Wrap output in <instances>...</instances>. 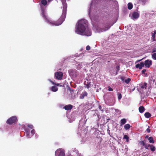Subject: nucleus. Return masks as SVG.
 Returning <instances> with one entry per match:
<instances>
[{"mask_svg":"<svg viewBox=\"0 0 156 156\" xmlns=\"http://www.w3.org/2000/svg\"><path fill=\"white\" fill-rule=\"evenodd\" d=\"M110 27H108V28H107V29H102V31H101L102 32V31H106L108 29H109L110 28Z\"/></svg>","mask_w":156,"mask_h":156,"instance_id":"nucleus-35","label":"nucleus"},{"mask_svg":"<svg viewBox=\"0 0 156 156\" xmlns=\"http://www.w3.org/2000/svg\"><path fill=\"white\" fill-rule=\"evenodd\" d=\"M66 7L65 6L63 7L62 13V16L58 21L59 22L58 23H57L55 22V26H58L61 25L65 20L66 17Z\"/></svg>","mask_w":156,"mask_h":156,"instance_id":"nucleus-2","label":"nucleus"},{"mask_svg":"<svg viewBox=\"0 0 156 156\" xmlns=\"http://www.w3.org/2000/svg\"><path fill=\"white\" fill-rule=\"evenodd\" d=\"M17 121V117L15 116L11 117L9 119L6 121V123L9 125L15 123Z\"/></svg>","mask_w":156,"mask_h":156,"instance_id":"nucleus-4","label":"nucleus"},{"mask_svg":"<svg viewBox=\"0 0 156 156\" xmlns=\"http://www.w3.org/2000/svg\"><path fill=\"white\" fill-rule=\"evenodd\" d=\"M145 66L146 67L149 68L152 64V62L151 60H147L145 61Z\"/></svg>","mask_w":156,"mask_h":156,"instance_id":"nucleus-7","label":"nucleus"},{"mask_svg":"<svg viewBox=\"0 0 156 156\" xmlns=\"http://www.w3.org/2000/svg\"><path fill=\"white\" fill-rule=\"evenodd\" d=\"M152 145H151L150 144H148L147 145V148H148V147H150V148L152 146Z\"/></svg>","mask_w":156,"mask_h":156,"instance_id":"nucleus-41","label":"nucleus"},{"mask_svg":"<svg viewBox=\"0 0 156 156\" xmlns=\"http://www.w3.org/2000/svg\"><path fill=\"white\" fill-rule=\"evenodd\" d=\"M145 138V139H147L148 138V135L146 136Z\"/></svg>","mask_w":156,"mask_h":156,"instance_id":"nucleus-46","label":"nucleus"},{"mask_svg":"<svg viewBox=\"0 0 156 156\" xmlns=\"http://www.w3.org/2000/svg\"><path fill=\"white\" fill-rule=\"evenodd\" d=\"M130 127V125L128 124H126L124 126V128L126 130L129 129Z\"/></svg>","mask_w":156,"mask_h":156,"instance_id":"nucleus-19","label":"nucleus"},{"mask_svg":"<svg viewBox=\"0 0 156 156\" xmlns=\"http://www.w3.org/2000/svg\"><path fill=\"white\" fill-rule=\"evenodd\" d=\"M87 87L88 89L90 87V86H89L88 84H87Z\"/></svg>","mask_w":156,"mask_h":156,"instance_id":"nucleus-47","label":"nucleus"},{"mask_svg":"<svg viewBox=\"0 0 156 156\" xmlns=\"http://www.w3.org/2000/svg\"><path fill=\"white\" fill-rule=\"evenodd\" d=\"M135 66L136 68H138L140 69H142L140 65V64H136Z\"/></svg>","mask_w":156,"mask_h":156,"instance_id":"nucleus-24","label":"nucleus"},{"mask_svg":"<svg viewBox=\"0 0 156 156\" xmlns=\"http://www.w3.org/2000/svg\"><path fill=\"white\" fill-rule=\"evenodd\" d=\"M148 140H149V142L150 143H154V142L153 137L152 136L149 137L148 138Z\"/></svg>","mask_w":156,"mask_h":156,"instance_id":"nucleus-21","label":"nucleus"},{"mask_svg":"<svg viewBox=\"0 0 156 156\" xmlns=\"http://www.w3.org/2000/svg\"><path fill=\"white\" fill-rule=\"evenodd\" d=\"M124 78H125L124 77H123V76H122V77H121V80L122 81H123V80H124Z\"/></svg>","mask_w":156,"mask_h":156,"instance_id":"nucleus-42","label":"nucleus"},{"mask_svg":"<svg viewBox=\"0 0 156 156\" xmlns=\"http://www.w3.org/2000/svg\"><path fill=\"white\" fill-rule=\"evenodd\" d=\"M90 49V46H89V45H87L86 47V49L87 50H89Z\"/></svg>","mask_w":156,"mask_h":156,"instance_id":"nucleus-37","label":"nucleus"},{"mask_svg":"<svg viewBox=\"0 0 156 156\" xmlns=\"http://www.w3.org/2000/svg\"><path fill=\"white\" fill-rule=\"evenodd\" d=\"M116 69L117 70L116 72V74H117V72H118L119 71V70L120 69L119 66H116Z\"/></svg>","mask_w":156,"mask_h":156,"instance_id":"nucleus-28","label":"nucleus"},{"mask_svg":"<svg viewBox=\"0 0 156 156\" xmlns=\"http://www.w3.org/2000/svg\"><path fill=\"white\" fill-rule=\"evenodd\" d=\"M143 59H140V60H137L136 61V63H137V62H139L142 61L143 60Z\"/></svg>","mask_w":156,"mask_h":156,"instance_id":"nucleus-40","label":"nucleus"},{"mask_svg":"<svg viewBox=\"0 0 156 156\" xmlns=\"http://www.w3.org/2000/svg\"><path fill=\"white\" fill-rule=\"evenodd\" d=\"M55 76L56 79L61 80L62 77L63 73L60 72H57L55 73Z\"/></svg>","mask_w":156,"mask_h":156,"instance_id":"nucleus-5","label":"nucleus"},{"mask_svg":"<svg viewBox=\"0 0 156 156\" xmlns=\"http://www.w3.org/2000/svg\"><path fill=\"white\" fill-rule=\"evenodd\" d=\"M73 108V106L71 105H67L65 106L64 108L66 110H71Z\"/></svg>","mask_w":156,"mask_h":156,"instance_id":"nucleus-9","label":"nucleus"},{"mask_svg":"<svg viewBox=\"0 0 156 156\" xmlns=\"http://www.w3.org/2000/svg\"><path fill=\"white\" fill-rule=\"evenodd\" d=\"M58 88L55 86H52L51 90L53 92H56L58 90Z\"/></svg>","mask_w":156,"mask_h":156,"instance_id":"nucleus-15","label":"nucleus"},{"mask_svg":"<svg viewBox=\"0 0 156 156\" xmlns=\"http://www.w3.org/2000/svg\"><path fill=\"white\" fill-rule=\"evenodd\" d=\"M146 131H147V132L148 133H150V132L151 131L150 129H149V128H148L147 129Z\"/></svg>","mask_w":156,"mask_h":156,"instance_id":"nucleus-39","label":"nucleus"},{"mask_svg":"<svg viewBox=\"0 0 156 156\" xmlns=\"http://www.w3.org/2000/svg\"><path fill=\"white\" fill-rule=\"evenodd\" d=\"M27 126L28 127L31 129H32L33 128V126L32 125L28 124L27 125Z\"/></svg>","mask_w":156,"mask_h":156,"instance_id":"nucleus-30","label":"nucleus"},{"mask_svg":"<svg viewBox=\"0 0 156 156\" xmlns=\"http://www.w3.org/2000/svg\"><path fill=\"white\" fill-rule=\"evenodd\" d=\"M146 70L145 69H143L142 72V73L144 75V76L145 77L147 76V73H146L145 72L146 71Z\"/></svg>","mask_w":156,"mask_h":156,"instance_id":"nucleus-22","label":"nucleus"},{"mask_svg":"<svg viewBox=\"0 0 156 156\" xmlns=\"http://www.w3.org/2000/svg\"><path fill=\"white\" fill-rule=\"evenodd\" d=\"M147 84L146 83H142L140 84V87L142 89L145 88L146 89L147 87Z\"/></svg>","mask_w":156,"mask_h":156,"instance_id":"nucleus-11","label":"nucleus"},{"mask_svg":"<svg viewBox=\"0 0 156 156\" xmlns=\"http://www.w3.org/2000/svg\"><path fill=\"white\" fill-rule=\"evenodd\" d=\"M156 52V49H154L153 50L152 52Z\"/></svg>","mask_w":156,"mask_h":156,"instance_id":"nucleus-45","label":"nucleus"},{"mask_svg":"<svg viewBox=\"0 0 156 156\" xmlns=\"http://www.w3.org/2000/svg\"><path fill=\"white\" fill-rule=\"evenodd\" d=\"M57 154L58 156H65V153L64 151L60 150H57L55 152V156H57Z\"/></svg>","mask_w":156,"mask_h":156,"instance_id":"nucleus-6","label":"nucleus"},{"mask_svg":"<svg viewBox=\"0 0 156 156\" xmlns=\"http://www.w3.org/2000/svg\"><path fill=\"white\" fill-rule=\"evenodd\" d=\"M69 90H70V91L73 92V91H74L73 90L71 89L70 88H69Z\"/></svg>","mask_w":156,"mask_h":156,"instance_id":"nucleus-44","label":"nucleus"},{"mask_svg":"<svg viewBox=\"0 0 156 156\" xmlns=\"http://www.w3.org/2000/svg\"><path fill=\"white\" fill-rule=\"evenodd\" d=\"M142 2H145L147 1V0H140Z\"/></svg>","mask_w":156,"mask_h":156,"instance_id":"nucleus-43","label":"nucleus"},{"mask_svg":"<svg viewBox=\"0 0 156 156\" xmlns=\"http://www.w3.org/2000/svg\"><path fill=\"white\" fill-rule=\"evenodd\" d=\"M31 133L32 135H34L35 133V130L34 129L32 130L31 131Z\"/></svg>","mask_w":156,"mask_h":156,"instance_id":"nucleus-33","label":"nucleus"},{"mask_svg":"<svg viewBox=\"0 0 156 156\" xmlns=\"http://www.w3.org/2000/svg\"><path fill=\"white\" fill-rule=\"evenodd\" d=\"M150 150L152 151L153 152L154 151H155V148L154 146H153L152 145V146L150 148Z\"/></svg>","mask_w":156,"mask_h":156,"instance_id":"nucleus-26","label":"nucleus"},{"mask_svg":"<svg viewBox=\"0 0 156 156\" xmlns=\"http://www.w3.org/2000/svg\"><path fill=\"white\" fill-rule=\"evenodd\" d=\"M75 31L77 34L82 35L90 36L91 34L88 27V22L84 19L81 20L79 21Z\"/></svg>","mask_w":156,"mask_h":156,"instance_id":"nucleus-1","label":"nucleus"},{"mask_svg":"<svg viewBox=\"0 0 156 156\" xmlns=\"http://www.w3.org/2000/svg\"><path fill=\"white\" fill-rule=\"evenodd\" d=\"M122 98V95L121 93L118 94V100Z\"/></svg>","mask_w":156,"mask_h":156,"instance_id":"nucleus-29","label":"nucleus"},{"mask_svg":"<svg viewBox=\"0 0 156 156\" xmlns=\"http://www.w3.org/2000/svg\"><path fill=\"white\" fill-rule=\"evenodd\" d=\"M41 14L42 15V17L43 18L47 21L49 23L51 24H52L53 25H55V22L52 21L51 20H50L49 19L47 16L46 12L45 11V9H44L43 7H41Z\"/></svg>","mask_w":156,"mask_h":156,"instance_id":"nucleus-3","label":"nucleus"},{"mask_svg":"<svg viewBox=\"0 0 156 156\" xmlns=\"http://www.w3.org/2000/svg\"><path fill=\"white\" fill-rule=\"evenodd\" d=\"M123 139L126 140L127 141H128L129 140V137L127 135H125L124 136Z\"/></svg>","mask_w":156,"mask_h":156,"instance_id":"nucleus-27","label":"nucleus"},{"mask_svg":"<svg viewBox=\"0 0 156 156\" xmlns=\"http://www.w3.org/2000/svg\"><path fill=\"white\" fill-rule=\"evenodd\" d=\"M155 34H154V33L153 34H152V37L153 38V39H155Z\"/></svg>","mask_w":156,"mask_h":156,"instance_id":"nucleus-38","label":"nucleus"},{"mask_svg":"<svg viewBox=\"0 0 156 156\" xmlns=\"http://www.w3.org/2000/svg\"><path fill=\"white\" fill-rule=\"evenodd\" d=\"M152 58L154 60H156V53H154L152 55Z\"/></svg>","mask_w":156,"mask_h":156,"instance_id":"nucleus-25","label":"nucleus"},{"mask_svg":"<svg viewBox=\"0 0 156 156\" xmlns=\"http://www.w3.org/2000/svg\"><path fill=\"white\" fill-rule=\"evenodd\" d=\"M98 108L99 109L101 110V111L103 112L104 111V110L103 109H102V107L101 105H99Z\"/></svg>","mask_w":156,"mask_h":156,"instance_id":"nucleus-34","label":"nucleus"},{"mask_svg":"<svg viewBox=\"0 0 156 156\" xmlns=\"http://www.w3.org/2000/svg\"><path fill=\"white\" fill-rule=\"evenodd\" d=\"M139 110L140 113H142L144 111V108L143 106H141L139 107Z\"/></svg>","mask_w":156,"mask_h":156,"instance_id":"nucleus-12","label":"nucleus"},{"mask_svg":"<svg viewBox=\"0 0 156 156\" xmlns=\"http://www.w3.org/2000/svg\"><path fill=\"white\" fill-rule=\"evenodd\" d=\"M108 90L109 91H112L113 90V89L111 87H110L108 86Z\"/></svg>","mask_w":156,"mask_h":156,"instance_id":"nucleus-32","label":"nucleus"},{"mask_svg":"<svg viewBox=\"0 0 156 156\" xmlns=\"http://www.w3.org/2000/svg\"><path fill=\"white\" fill-rule=\"evenodd\" d=\"M154 34H156V31H154Z\"/></svg>","mask_w":156,"mask_h":156,"instance_id":"nucleus-48","label":"nucleus"},{"mask_svg":"<svg viewBox=\"0 0 156 156\" xmlns=\"http://www.w3.org/2000/svg\"><path fill=\"white\" fill-rule=\"evenodd\" d=\"M76 71H77L76 70H72L71 71V73H72L73 76H77V75L76 74Z\"/></svg>","mask_w":156,"mask_h":156,"instance_id":"nucleus-14","label":"nucleus"},{"mask_svg":"<svg viewBox=\"0 0 156 156\" xmlns=\"http://www.w3.org/2000/svg\"><path fill=\"white\" fill-rule=\"evenodd\" d=\"M41 3L42 5L44 6H45L47 4V1L46 0H41Z\"/></svg>","mask_w":156,"mask_h":156,"instance_id":"nucleus-13","label":"nucleus"},{"mask_svg":"<svg viewBox=\"0 0 156 156\" xmlns=\"http://www.w3.org/2000/svg\"><path fill=\"white\" fill-rule=\"evenodd\" d=\"M133 5L131 3H129L128 4V9L130 10L133 8Z\"/></svg>","mask_w":156,"mask_h":156,"instance_id":"nucleus-17","label":"nucleus"},{"mask_svg":"<svg viewBox=\"0 0 156 156\" xmlns=\"http://www.w3.org/2000/svg\"><path fill=\"white\" fill-rule=\"evenodd\" d=\"M140 64L142 68V67H144V65H145L144 63L143 62H141L140 63Z\"/></svg>","mask_w":156,"mask_h":156,"instance_id":"nucleus-31","label":"nucleus"},{"mask_svg":"<svg viewBox=\"0 0 156 156\" xmlns=\"http://www.w3.org/2000/svg\"><path fill=\"white\" fill-rule=\"evenodd\" d=\"M131 79L130 78H128L125 80V82L126 83L128 84L131 81Z\"/></svg>","mask_w":156,"mask_h":156,"instance_id":"nucleus-23","label":"nucleus"},{"mask_svg":"<svg viewBox=\"0 0 156 156\" xmlns=\"http://www.w3.org/2000/svg\"><path fill=\"white\" fill-rule=\"evenodd\" d=\"M51 83H52L53 84L55 85H56L57 86H59V84L58 83H54V82H53L52 81H51Z\"/></svg>","mask_w":156,"mask_h":156,"instance_id":"nucleus-36","label":"nucleus"},{"mask_svg":"<svg viewBox=\"0 0 156 156\" xmlns=\"http://www.w3.org/2000/svg\"><path fill=\"white\" fill-rule=\"evenodd\" d=\"M120 122L122 125L124 124L126 122V119H121Z\"/></svg>","mask_w":156,"mask_h":156,"instance_id":"nucleus-20","label":"nucleus"},{"mask_svg":"<svg viewBox=\"0 0 156 156\" xmlns=\"http://www.w3.org/2000/svg\"><path fill=\"white\" fill-rule=\"evenodd\" d=\"M145 140H143L140 142V144L142 146H144L146 149H148V148L147 147V144L145 142Z\"/></svg>","mask_w":156,"mask_h":156,"instance_id":"nucleus-10","label":"nucleus"},{"mask_svg":"<svg viewBox=\"0 0 156 156\" xmlns=\"http://www.w3.org/2000/svg\"><path fill=\"white\" fill-rule=\"evenodd\" d=\"M132 16L133 19H136L139 17V14L137 12H134L132 13Z\"/></svg>","mask_w":156,"mask_h":156,"instance_id":"nucleus-8","label":"nucleus"},{"mask_svg":"<svg viewBox=\"0 0 156 156\" xmlns=\"http://www.w3.org/2000/svg\"><path fill=\"white\" fill-rule=\"evenodd\" d=\"M144 116L146 118H148L151 116V115L149 112H147L144 114Z\"/></svg>","mask_w":156,"mask_h":156,"instance_id":"nucleus-16","label":"nucleus"},{"mask_svg":"<svg viewBox=\"0 0 156 156\" xmlns=\"http://www.w3.org/2000/svg\"><path fill=\"white\" fill-rule=\"evenodd\" d=\"M87 92L85 91L83 92L82 95L81 96V98L83 99L85 96H87Z\"/></svg>","mask_w":156,"mask_h":156,"instance_id":"nucleus-18","label":"nucleus"}]
</instances>
